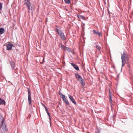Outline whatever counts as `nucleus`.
Returning <instances> with one entry per match:
<instances>
[{
    "label": "nucleus",
    "instance_id": "cd10ccee",
    "mask_svg": "<svg viewBox=\"0 0 133 133\" xmlns=\"http://www.w3.org/2000/svg\"><path fill=\"white\" fill-rule=\"evenodd\" d=\"M109 96H110V95H111V93L110 90H109Z\"/></svg>",
    "mask_w": 133,
    "mask_h": 133
},
{
    "label": "nucleus",
    "instance_id": "412c9836",
    "mask_svg": "<svg viewBox=\"0 0 133 133\" xmlns=\"http://www.w3.org/2000/svg\"><path fill=\"white\" fill-rule=\"evenodd\" d=\"M65 2L68 4L70 3V0H64Z\"/></svg>",
    "mask_w": 133,
    "mask_h": 133
},
{
    "label": "nucleus",
    "instance_id": "7ed1b4c3",
    "mask_svg": "<svg viewBox=\"0 0 133 133\" xmlns=\"http://www.w3.org/2000/svg\"><path fill=\"white\" fill-rule=\"evenodd\" d=\"M24 4L26 5L28 9V12L29 13L30 10H32V7L31 5V4L29 0H24Z\"/></svg>",
    "mask_w": 133,
    "mask_h": 133
},
{
    "label": "nucleus",
    "instance_id": "393cba45",
    "mask_svg": "<svg viewBox=\"0 0 133 133\" xmlns=\"http://www.w3.org/2000/svg\"><path fill=\"white\" fill-rule=\"evenodd\" d=\"M41 104L42 105V106H43V107H44V108H45L46 107L45 106V105L43 103H41Z\"/></svg>",
    "mask_w": 133,
    "mask_h": 133
},
{
    "label": "nucleus",
    "instance_id": "20e7f679",
    "mask_svg": "<svg viewBox=\"0 0 133 133\" xmlns=\"http://www.w3.org/2000/svg\"><path fill=\"white\" fill-rule=\"evenodd\" d=\"M1 127L0 128V133H5L7 131L6 128L5 122L1 124Z\"/></svg>",
    "mask_w": 133,
    "mask_h": 133
},
{
    "label": "nucleus",
    "instance_id": "423d86ee",
    "mask_svg": "<svg viewBox=\"0 0 133 133\" xmlns=\"http://www.w3.org/2000/svg\"><path fill=\"white\" fill-rule=\"evenodd\" d=\"M62 99L66 105H70V104L69 103L68 101L66 98H67L66 97H65V95L63 96V97H62Z\"/></svg>",
    "mask_w": 133,
    "mask_h": 133
},
{
    "label": "nucleus",
    "instance_id": "6ab92c4d",
    "mask_svg": "<svg viewBox=\"0 0 133 133\" xmlns=\"http://www.w3.org/2000/svg\"><path fill=\"white\" fill-rule=\"evenodd\" d=\"M11 66L12 68L14 69L15 68V65L14 62H12Z\"/></svg>",
    "mask_w": 133,
    "mask_h": 133
},
{
    "label": "nucleus",
    "instance_id": "b1692460",
    "mask_svg": "<svg viewBox=\"0 0 133 133\" xmlns=\"http://www.w3.org/2000/svg\"><path fill=\"white\" fill-rule=\"evenodd\" d=\"M109 96V98H110L109 100H110V102H111L112 101V100L111 99L112 96L110 95V96Z\"/></svg>",
    "mask_w": 133,
    "mask_h": 133
},
{
    "label": "nucleus",
    "instance_id": "6e6552de",
    "mask_svg": "<svg viewBox=\"0 0 133 133\" xmlns=\"http://www.w3.org/2000/svg\"><path fill=\"white\" fill-rule=\"evenodd\" d=\"M77 79L82 85L83 86L85 85V83L83 82V79L81 76Z\"/></svg>",
    "mask_w": 133,
    "mask_h": 133
},
{
    "label": "nucleus",
    "instance_id": "1a4fd4ad",
    "mask_svg": "<svg viewBox=\"0 0 133 133\" xmlns=\"http://www.w3.org/2000/svg\"><path fill=\"white\" fill-rule=\"evenodd\" d=\"M13 45L12 44H7L6 45V49L8 50H11L12 47Z\"/></svg>",
    "mask_w": 133,
    "mask_h": 133
},
{
    "label": "nucleus",
    "instance_id": "2eb2a0df",
    "mask_svg": "<svg viewBox=\"0 0 133 133\" xmlns=\"http://www.w3.org/2000/svg\"><path fill=\"white\" fill-rule=\"evenodd\" d=\"M5 31L4 29L2 28H0V34H2Z\"/></svg>",
    "mask_w": 133,
    "mask_h": 133
},
{
    "label": "nucleus",
    "instance_id": "dca6fc26",
    "mask_svg": "<svg viewBox=\"0 0 133 133\" xmlns=\"http://www.w3.org/2000/svg\"><path fill=\"white\" fill-rule=\"evenodd\" d=\"M77 16L79 18H81L82 19H84L85 18L82 15H78Z\"/></svg>",
    "mask_w": 133,
    "mask_h": 133
},
{
    "label": "nucleus",
    "instance_id": "f3484780",
    "mask_svg": "<svg viewBox=\"0 0 133 133\" xmlns=\"http://www.w3.org/2000/svg\"><path fill=\"white\" fill-rule=\"evenodd\" d=\"M95 47L96 48H97V49H98L99 52H100V50H101V47L100 46H98L97 45H96L95 46Z\"/></svg>",
    "mask_w": 133,
    "mask_h": 133
},
{
    "label": "nucleus",
    "instance_id": "9b49d317",
    "mask_svg": "<svg viewBox=\"0 0 133 133\" xmlns=\"http://www.w3.org/2000/svg\"><path fill=\"white\" fill-rule=\"evenodd\" d=\"M69 97L70 99L73 103H74L75 104H76V103L74 99L73 98L72 96H71L70 95H69Z\"/></svg>",
    "mask_w": 133,
    "mask_h": 133
},
{
    "label": "nucleus",
    "instance_id": "5701e85b",
    "mask_svg": "<svg viewBox=\"0 0 133 133\" xmlns=\"http://www.w3.org/2000/svg\"><path fill=\"white\" fill-rule=\"evenodd\" d=\"M59 94L61 96H62V97H63V96H64V95H63L60 91L59 92Z\"/></svg>",
    "mask_w": 133,
    "mask_h": 133
},
{
    "label": "nucleus",
    "instance_id": "a878e982",
    "mask_svg": "<svg viewBox=\"0 0 133 133\" xmlns=\"http://www.w3.org/2000/svg\"><path fill=\"white\" fill-rule=\"evenodd\" d=\"M2 4L0 3V10L2 9Z\"/></svg>",
    "mask_w": 133,
    "mask_h": 133
},
{
    "label": "nucleus",
    "instance_id": "f03ea898",
    "mask_svg": "<svg viewBox=\"0 0 133 133\" xmlns=\"http://www.w3.org/2000/svg\"><path fill=\"white\" fill-rule=\"evenodd\" d=\"M56 31L57 32L58 35L61 38L63 41H65L66 40V38L64 35V33L61 30L57 28L56 29Z\"/></svg>",
    "mask_w": 133,
    "mask_h": 133
},
{
    "label": "nucleus",
    "instance_id": "f257e3e1",
    "mask_svg": "<svg viewBox=\"0 0 133 133\" xmlns=\"http://www.w3.org/2000/svg\"><path fill=\"white\" fill-rule=\"evenodd\" d=\"M121 56L122 62V66L123 67L125 64L126 61L128 62L129 60V56L127 53L125 52H124L123 54H121Z\"/></svg>",
    "mask_w": 133,
    "mask_h": 133
},
{
    "label": "nucleus",
    "instance_id": "aec40b11",
    "mask_svg": "<svg viewBox=\"0 0 133 133\" xmlns=\"http://www.w3.org/2000/svg\"><path fill=\"white\" fill-rule=\"evenodd\" d=\"M67 51L68 52L71 51V49L69 48L66 47L65 51Z\"/></svg>",
    "mask_w": 133,
    "mask_h": 133
},
{
    "label": "nucleus",
    "instance_id": "a211bd4d",
    "mask_svg": "<svg viewBox=\"0 0 133 133\" xmlns=\"http://www.w3.org/2000/svg\"><path fill=\"white\" fill-rule=\"evenodd\" d=\"M81 76L78 74V73H76L75 74V77L77 79L80 78Z\"/></svg>",
    "mask_w": 133,
    "mask_h": 133
},
{
    "label": "nucleus",
    "instance_id": "0eeeda50",
    "mask_svg": "<svg viewBox=\"0 0 133 133\" xmlns=\"http://www.w3.org/2000/svg\"><path fill=\"white\" fill-rule=\"evenodd\" d=\"M93 34H96L99 37L102 36V34L101 32L94 30H93Z\"/></svg>",
    "mask_w": 133,
    "mask_h": 133
},
{
    "label": "nucleus",
    "instance_id": "bb28decb",
    "mask_svg": "<svg viewBox=\"0 0 133 133\" xmlns=\"http://www.w3.org/2000/svg\"><path fill=\"white\" fill-rule=\"evenodd\" d=\"M45 110H46V113L49 112L48 111L47 108L46 107L45 108Z\"/></svg>",
    "mask_w": 133,
    "mask_h": 133
},
{
    "label": "nucleus",
    "instance_id": "f8f14e48",
    "mask_svg": "<svg viewBox=\"0 0 133 133\" xmlns=\"http://www.w3.org/2000/svg\"><path fill=\"white\" fill-rule=\"evenodd\" d=\"M59 47L61 48L62 50L65 51L66 46L62 44L61 43H60Z\"/></svg>",
    "mask_w": 133,
    "mask_h": 133
},
{
    "label": "nucleus",
    "instance_id": "39448f33",
    "mask_svg": "<svg viewBox=\"0 0 133 133\" xmlns=\"http://www.w3.org/2000/svg\"><path fill=\"white\" fill-rule=\"evenodd\" d=\"M28 99L29 104L30 105L31 104V93L30 89H28Z\"/></svg>",
    "mask_w": 133,
    "mask_h": 133
},
{
    "label": "nucleus",
    "instance_id": "4be33fe9",
    "mask_svg": "<svg viewBox=\"0 0 133 133\" xmlns=\"http://www.w3.org/2000/svg\"><path fill=\"white\" fill-rule=\"evenodd\" d=\"M47 113V114L48 115V116L49 117V119H50V120H51V118H50V113H49V112H48Z\"/></svg>",
    "mask_w": 133,
    "mask_h": 133
},
{
    "label": "nucleus",
    "instance_id": "4468645a",
    "mask_svg": "<svg viewBox=\"0 0 133 133\" xmlns=\"http://www.w3.org/2000/svg\"><path fill=\"white\" fill-rule=\"evenodd\" d=\"M5 102L4 100L0 98V104H5Z\"/></svg>",
    "mask_w": 133,
    "mask_h": 133
},
{
    "label": "nucleus",
    "instance_id": "9d476101",
    "mask_svg": "<svg viewBox=\"0 0 133 133\" xmlns=\"http://www.w3.org/2000/svg\"><path fill=\"white\" fill-rule=\"evenodd\" d=\"M4 119L2 116L0 114V126L1 124L4 123Z\"/></svg>",
    "mask_w": 133,
    "mask_h": 133
},
{
    "label": "nucleus",
    "instance_id": "c85d7f7f",
    "mask_svg": "<svg viewBox=\"0 0 133 133\" xmlns=\"http://www.w3.org/2000/svg\"><path fill=\"white\" fill-rule=\"evenodd\" d=\"M96 133H100L99 132V131H97L96 132Z\"/></svg>",
    "mask_w": 133,
    "mask_h": 133
},
{
    "label": "nucleus",
    "instance_id": "ddd939ff",
    "mask_svg": "<svg viewBox=\"0 0 133 133\" xmlns=\"http://www.w3.org/2000/svg\"><path fill=\"white\" fill-rule=\"evenodd\" d=\"M71 64L76 70H79V68L76 65L72 63H71Z\"/></svg>",
    "mask_w": 133,
    "mask_h": 133
}]
</instances>
